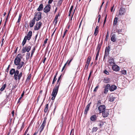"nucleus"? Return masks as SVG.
<instances>
[{
    "label": "nucleus",
    "instance_id": "f257e3e1",
    "mask_svg": "<svg viewBox=\"0 0 135 135\" xmlns=\"http://www.w3.org/2000/svg\"><path fill=\"white\" fill-rule=\"evenodd\" d=\"M22 58V55L21 54H18L16 56L14 60V64L17 66V69H20L23 66L25 63L23 61H21V59Z\"/></svg>",
    "mask_w": 135,
    "mask_h": 135
},
{
    "label": "nucleus",
    "instance_id": "f03ea898",
    "mask_svg": "<svg viewBox=\"0 0 135 135\" xmlns=\"http://www.w3.org/2000/svg\"><path fill=\"white\" fill-rule=\"evenodd\" d=\"M17 69L16 70V72L13 76L14 79L16 81L18 80V81L20 80L22 75V72H21L19 73V71Z\"/></svg>",
    "mask_w": 135,
    "mask_h": 135
},
{
    "label": "nucleus",
    "instance_id": "7ed1b4c3",
    "mask_svg": "<svg viewBox=\"0 0 135 135\" xmlns=\"http://www.w3.org/2000/svg\"><path fill=\"white\" fill-rule=\"evenodd\" d=\"M32 35V32L31 31H30L28 33L27 35L25 36L22 42V44L23 46L26 44L27 40H29L31 38Z\"/></svg>",
    "mask_w": 135,
    "mask_h": 135
},
{
    "label": "nucleus",
    "instance_id": "20e7f679",
    "mask_svg": "<svg viewBox=\"0 0 135 135\" xmlns=\"http://www.w3.org/2000/svg\"><path fill=\"white\" fill-rule=\"evenodd\" d=\"M31 49V46H26L23 47L22 50V53H24L27 52H28Z\"/></svg>",
    "mask_w": 135,
    "mask_h": 135
},
{
    "label": "nucleus",
    "instance_id": "39448f33",
    "mask_svg": "<svg viewBox=\"0 0 135 135\" xmlns=\"http://www.w3.org/2000/svg\"><path fill=\"white\" fill-rule=\"evenodd\" d=\"M41 13L39 12L36 13L33 18L37 21H38L41 19Z\"/></svg>",
    "mask_w": 135,
    "mask_h": 135
},
{
    "label": "nucleus",
    "instance_id": "423d86ee",
    "mask_svg": "<svg viewBox=\"0 0 135 135\" xmlns=\"http://www.w3.org/2000/svg\"><path fill=\"white\" fill-rule=\"evenodd\" d=\"M59 86V85H55V87L54 88L53 91L52 92L51 95H53L54 96H56L57 93Z\"/></svg>",
    "mask_w": 135,
    "mask_h": 135
},
{
    "label": "nucleus",
    "instance_id": "0eeeda50",
    "mask_svg": "<svg viewBox=\"0 0 135 135\" xmlns=\"http://www.w3.org/2000/svg\"><path fill=\"white\" fill-rule=\"evenodd\" d=\"M47 118H45L44 119V120L42 122L41 126L39 128L40 132L41 133L42 131L43 130L45 126L46 123V122Z\"/></svg>",
    "mask_w": 135,
    "mask_h": 135
},
{
    "label": "nucleus",
    "instance_id": "6e6552de",
    "mask_svg": "<svg viewBox=\"0 0 135 135\" xmlns=\"http://www.w3.org/2000/svg\"><path fill=\"white\" fill-rule=\"evenodd\" d=\"M110 47L109 46L106 47L105 50V54L104 56L103 60H104L105 58L107 57L109 54Z\"/></svg>",
    "mask_w": 135,
    "mask_h": 135
},
{
    "label": "nucleus",
    "instance_id": "1a4fd4ad",
    "mask_svg": "<svg viewBox=\"0 0 135 135\" xmlns=\"http://www.w3.org/2000/svg\"><path fill=\"white\" fill-rule=\"evenodd\" d=\"M98 109L100 113H102L106 110V107L104 105H101L98 107Z\"/></svg>",
    "mask_w": 135,
    "mask_h": 135
},
{
    "label": "nucleus",
    "instance_id": "9d476101",
    "mask_svg": "<svg viewBox=\"0 0 135 135\" xmlns=\"http://www.w3.org/2000/svg\"><path fill=\"white\" fill-rule=\"evenodd\" d=\"M42 25V23L41 22H37L34 26V30H37L41 28Z\"/></svg>",
    "mask_w": 135,
    "mask_h": 135
},
{
    "label": "nucleus",
    "instance_id": "9b49d317",
    "mask_svg": "<svg viewBox=\"0 0 135 135\" xmlns=\"http://www.w3.org/2000/svg\"><path fill=\"white\" fill-rule=\"evenodd\" d=\"M51 6L50 4L47 5L45 7L44 9V11L45 13L49 12L50 10Z\"/></svg>",
    "mask_w": 135,
    "mask_h": 135
},
{
    "label": "nucleus",
    "instance_id": "f8f14e48",
    "mask_svg": "<svg viewBox=\"0 0 135 135\" xmlns=\"http://www.w3.org/2000/svg\"><path fill=\"white\" fill-rule=\"evenodd\" d=\"M119 12L118 15H123L126 12V9L125 8L123 7L121 8L119 11Z\"/></svg>",
    "mask_w": 135,
    "mask_h": 135
},
{
    "label": "nucleus",
    "instance_id": "ddd939ff",
    "mask_svg": "<svg viewBox=\"0 0 135 135\" xmlns=\"http://www.w3.org/2000/svg\"><path fill=\"white\" fill-rule=\"evenodd\" d=\"M109 112L108 110H106L102 113L103 116L104 118L107 117L109 114Z\"/></svg>",
    "mask_w": 135,
    "mask_h": 135
},
{
    "label": "nucleus",
    "instance_id": "4468645a",
    "mask_svg": "<svg viewBox=\"0 0 135 135\" xmlns=\"http://www.w3.org/2000/svg\"><path fill=\"white\" fill-rule=\"evenodd\" d=\"M91 102H90V103H88V105H87V106H86L85 108V111L84 112V114L85 115H86L87 113L88 112V111L89 110V108L90 107V105L91 104Z\"/></svg>",
    "mask_w": 135,
    "mask_h": 135
},
{
    "label": "nucleus",
    "instance_id": "2eb2a0df",
    "mask_svg": "<svg viewBox=\"0 0 135 135\" xmlns=\"http://www.w3.org/2000/svg\"><path fill=\"white\" fill-rule=\"evenodd\" d=\"M117 87L114 85H112L109 87V90L111 91H114L117 89Z\"/></svg>",
    "mask_w": 135,
    "mask_h": 135
},
{
    "label": "nucleus",
    "instance_id": "dca6fc26",
    "mask_svg": "<svg viewBox=\"0 0 135 135\" xmlns=\"http://www.w3.org/2000/svg\"><path fill=\"white\" fill-rule=\"evenodd\" d=\"M113 70L115 71H118L119 70V67L116 65H114L112 67Z\"/></svg>",
    "mask_w": 135,
    "mask_h": 135
},
{
    "label": "nucleus",
    "instance_id": "f3484780",
    "mask_svg": "<svg viewBox=\"0 0 135 135\" xmlns=\"http://www.w3.org/2000/svg\"><path fill=\"white\" fill-rule=\"evenodd\" d=\"M110 87V85L109 84H107L105 87L104 91V93L105 94L107 93L108 91V89Z\"/></svg>",
    "mask_w": 135,
    "mask_h": 135
},
{
    "label": "nucleus",
    "instance_id": "a211bd4d",
    "mask_svg": "<svg viewBox=\"0 0 135 135\" xmlns=\"http://www.w3.org/2000/svg\"><path fill=\"white\" fill-rule=\"evenodd\" d=\"M35 20L33 18L32 20L30 21L29 25L30 27H32L33 26L35 23Z\"/></svg>",
    "mask_w": 135,
    "mask_h": 135
},
{
    "label": "nucleus",
    "instance_id": "6ab92c4d",
    "mask_svg": "<svg viewBox=\"0 0 135 135\" xmlns=\"http://www.w3.org/2000/svg\"><path fill=\"white\" fill-rule=\"evenodd\" d=\"M90 119L93 121H95L97 119V117L95 115H93L90 117Z\"/></svg>",
    "mask_w": 135,
    "mask_h": 135
},
{
    "label": "nucleus",
    "instance_id": "aec40b11",
    "mask_svg": "<svg viewBox=\"0 0 135 135\" xmlns=\"http://www.w3.org/2000/svg\"><path fill=\"white\" fill-rule=\"evenodd\" d=\"M16 72V70L15 69L13 68H12L9 71V74L11 75H12L13 74H15Z\"/></svg>",
    "mask_w": 135,
    "mask_h": 135
},
{
    "label": "nucleus",
    "instance_id": "412c9836",
    "mask_svg": "<svg viewBox=\"0 0 135 135\" xmlns=\"http://www.w3.org/2000/svg\"><path fill=\"white\" fill-rule=\"evenodd\" d=\"M108 62L111 65H113L114 64V60L113 58H110L108 61Z\"/></svg>",
    "mask_w": 135,
    "mask_h": 135
},
{
    "label": "nucleus",
    "instance_id": "4be33fe9",
    "mask_svg": "<svg viewBox=\"0 0 135 135\" xmlns=\"http://www.w3.org/2000/svg\"><path fill=\"white\" fill-rule=\"evenodd\" d=\"M48 106L49 104H47L46 105L44 109V112L45 113H48L49 112V110H48Z\"/></svg>",
    "mask_w": 135,
    "mask_h": 135
},
{
    "label": "nucleus",
    "instance_id": "5701e85b",
    "mask_svg": "<svg viewBox=\"0 0 135 135\" xmlns=\"http://www.w3.org/2000/svg\"><path fill=\"white\" fill-rule=\"evenodd\" d=\"M110 40L111 41L113 42H115L116 41V38H115V35L113 34L111 37Z\"/></svg>",
    "mask_w": 135,
    "mask_h": 135
},
{
    "label": "nucleus",
    "instance_id": "b1692460",
    "mask_svg": "<svg viewBox=\"0 0 135 135\" xmlns=\"http://www.w3.org/2000/svg\"><path fill=\"white\" fill-rule=\"evenodd\" d=\"M99 27L97 26L96 27L94 33V35L95 36H96L98 32Z\"/></svg>",
    "mask_w": 135,
    "mask_h": 135
},
{
    "label": "nucleus",
    "instance_id": "393cba45",
    "mask_svg": "<svg viewBox=\"0 0 135 135\" xmlns=\"http://www.w3.org/2000/svg\"><path fill=\"white\" fill-rule=\"evenodd\" d=\"M110 81V79L107 78H105L103 80V82L105 83H109Z\"/></svg>",
    "mask_w": 135,
    "mask_h": 135
},
{
    "label": "nucleus",
    "instance_id": "a878e982",
    "mask_svg": "<svg viewBox=\"0 0 135 135\" xmlns=\"http://www.w3.org/2000/svg\"><path fill=\"white\" fill-rule=\"evenodd\" d=\"M115 98V97L113 95H110L109 96V100L110 102H113Z\"/></svg>",
    "mask_w": 135,
    "mask_h": 135
},
{
    "label": "nucleus",
    "instance_id": "bb28decb",
    "mask_svg": "<svg viewBox=\"0 0 135 135\" xmlns=\"http://www.w3.org/2000/svg\"><path fill=\"white\" fill-rule=\"evenodd\" d=\"M62 75L61 74L60 76L59 77L57 81V83L55 85H59V86L60 84V82L59 81L60 80V79L61 77V76Z\"/></svg>",
    "mask_w": 135,
    "mask_h": 135
},
{
    "label": "nucleus",
    "instance_id": "cd10ccee",
    "mask_svg": "<svg viewBox=\"0 0 135 135\" xmlns=\"http://www.w3.org/2000/svg\"><path fill=\"white\" fill-rule=\"evenodd\" d=\"M43 8V5L42 4H41L39 7L37 9V10L38 11H40L42 10V9Z\"/></svg>",
    "mask_w": 135,
    "mask_h": 135
},
{
    "label": "nucleus",
    "instance_id": "c85d7f7f",
    "mask_svg": "<svg viewBox=\"0 0 135 135\" xmlns=\"http://www.w3.org/2000/svg\"><path fill=\"white\" fill-rule=\"evenodd\" d=\"M104 125V123L101 121H99V123L98 124V125L99 126L100 128H101L102 126Z\"/></svg>",
    "mask_w": 135,
    "mask_h": 135
},
{
    "label": "nucleus",
    "instance_id": "c756f323",
    "mask_svg": "<svg viewBox=\"0 0 135 135\" xmlns=\"http://www.w3.org/2000/svg\"><path fill=\"white\" fill-rule=\"evenodd\" d=\"M91 60V57L90 56H89L88 57L86 62V64H89Z\"/></svg>",
    "mask_w": 135,
    "mask_h": 135
},
{
    "label": "nucleus",
    "instance_id": "7c9ffc66",
    "mask_svg": "<svg viewBox=\"0 0 135 135\" xmlns=\"http://www.w3.org/2000/svg\"><path fill=\"white\" fill-rule=\"evenodd\" d=\"M6 84H4L2 87L1 88L0 90L1 91H3L4 89H5L6 87Z\"/></svg>",
    "mask_w": 135,
    "mask_h": 135
},
{
    "label": "nucleus",
    "instance_id": "2f4dec72",
    "mask_svg": "<svg viewBox=\"0 0 135 135\" xmlns=\"http://www.w3.org/2000/svg\"><path fill=\"white\" fill-rule=\"evenodd\" d=\"M118 20V18L117 17H115L113 22V25L114 26L116 25Z\"/></svg>",
    "mask_w": 135,
    "mask_h": 135
},
{
    "label": "nucleus",
    "instance_id": "473e14b6",
    "mask_svg": "<svg viewBox=\"0 0 135 135\" xmlns=\"http://www.w3.org/2000/svg\"><path fill=\"white\" fill-rule=\"evenodd\" d=\"M22 16V15L21 13H20L19 15V16L18 17V21L17 22V23H19L21 21V17Z\"/></svg>",
    "mask_w": 135,
    "mask_h": 135
},
{
    "label": "nucleus",
    "instance_id": "72a5a7b5",
    "mask_svg": "<svg viewBox=\"0 0 135 135\" xmlns=\"http://www.w3.org/2000/svg\"><path fill=\"white\" fill-rule=\"evenodd\" d=\"M101 45L100 44H98L97 45V51H100V50L101 48Z\"/></svg>",
    "mask_w": 135,
    "mask_h": 135
},
{
    "label": "nucleus",
    "instance_id": "f704fd0d",
    "mask_svg": "<svg viewBox=\"0 0 135 135\" xmlns=\"http://www.w3.org/2000/svg\"><path fill=\"white\" fill-rule=\"evenodd\" d=\"M98 129V128L97 127H94L92 129V132H96Z\"/></svg>",
    "mask_w": 135,
    "mask_h": 135
},
{
    "label": "nucleus",
    "instance_id": "c9c22d12",
    "mask_svg": "<svg viewBox=\"0 0 135 135\" xmlns=\"http://www.w3.org/2000/svg\"><path fill=\"white\" fill-rule=\"evenodd\" d=\"M121 73L123 75H126L127 74V72L125 70H123L121 71Z\"/></svg>",
    "mask_w": 135,
    "mask_h": 135
},
{
    "label": "nucleus",
    "instance_id": "e433bc0d",
    "mask_svg": "<svg viewBox=\"0 0 135 135\" xmlns=\"http://www.w3.org/2000/svg\"><path fill=\"white\" fill-rule=\"evenodd\" d=\"M30 53L28 52L26 54V59L28 60L30 56Z\"/></svg>",
    "mask_w": 135,
    "mask_h": 135
},
{
    "label": "nucleus",
    "instance_id": "4c0bfd02",
    "mask_svg": "<svg viewBox=\"0 0 135 135\" xmlns=\"http://www.w3.org/2000/svg\"><path fill=\"white\" fill-rule=\"evenodd\" d=\"M73 6H72L70 8V10L69 11V16H70V14L71 13V11L73 9Z\"/></svg>",
    "mask_w": 135,
    "mask_h": 135
},
{
    "label": "nucleus",
    "instance_id": "58836bf2",
    "mask_svg": "<svg viewBox=\"0 0 135 135\" xmlns=\"http://www.w3.org/2000/svg\"><path fill=\"white\" fill-rule=\"evenodd\" d=\"M99 85H98L95 87L93 91L94 92H96L97 91L99 87Z\"/></svg>",
    "mask_w": 135,
    "mask_h": 135
},
{
    "label": "nucleus",
    "instance_id": "ea45409f",
    "mask_svg": "<svg viewBox=\"0 0 135 135\" xmlns=\"http://www.w3.org/2000/svg\"><path fill=\"white\" fill-rule=\"evenodd\" d=\"M68 61H67V62H66V63L65 64V65H64V66H63L62 69V70H61V71L62 72L64 70V69L66 66V65L67 64L68 62Z\"/></svg>",
    "mask_w": 135,
    "mask_h": 135
},
{
    "label": "nucleus",
    "instance_id": "a19ab883",
    "mask_svg": "<svg viewBox=\"0 0 135 135\" xmlns=\"http://www.w3.org/2000/svg\"><path fill=\"white\" fill-rule=\"evenodd\" d=\"M29 127H28L27 129H26V131H25V132L24 133L23 135H26L27 133L28 132V129H29Z\"/></svg>",
    "mask_w": 135,
    "mask_h": 135
},
{
    "label": "nucleus",
    "instance_id": "79ce46f5",
    "mask_svg": "<svg viewBox=\"0 0 135 135\" xmlns=\"http://www.w3.org/2000/svg\"><path fill=\"white\" fill-rule=\"evenodd\" d=\"M31 76V74L29 75L28 76L26 80L27 81H29V80L30 79Z\"/></svg>",
    "mask_w": 135,
    "mask_h": 135
},
{
    "label": "nucleus",
    "instance_id": "37998d69",
    "mask_svg": "<svg viewBox=\"0 0 135 135\" xmlns=\"http://www.w3.org/2000/svg\"><path fill=\"white\" fill-rule=\"evenodd\" d=\"M89 65V64H88L86 63V64L85 65V66L84 69H87L88 68Z\"/></svg>",
    "mask_w": 135,
    "mask_h": 135
},
{
    "label": "nucleus",
    "instance_id": "c03bdc74",
    "mask_svg": "<svg viewBox=\"0 0 135 135\" xmlns=\"http://www.w3.org/2000/svg\"><path fill=\"white\" fill-rule=\"evenodd\" d=\"M104 73L105 74L108 75L109 73L108 71L106 70H105L104 71Z\"/></svg>",
    "mask_w": 135,
    "mask_h": 135
},
{
    "label": "nucleus",
    "instance_id": "a18cd8bd",
    "mask_svg": "<svg viewBox=\"0 0 135 135\" xmlns=\"http://www.w3.org/2000/svg\"><path fill=\"white\" fill-rule=\"evenodd\" d=\"M56 80L57 79L56 78H54L52 82V84H54L55 82L56 81Z\"/></svg>",
    "mask_w": 135,
    "mask_h": 135
},
{
    "label": "nucleus",
    "instance_id": "49530a36",
    "mask_svg": "<svg viewBox=\"0 0 135 135\" xmlns=\"http://www.w3.org/2000/svg\"><path fill=\"white\" fill-rule=\"evenodd\" d=\"M73 59V58H71V59H70L69 60H68V62L67 64H68V65H69L70 64V63L71 61Z\"/></svg>",
    "mask_w": 135,
    "mask_h": 135
},
{
    "label": "nucleus",
    "instance_id": "de8ad7c7",
    "mask_svg": "<svg viewBox=\"0 0 135 135\" xmlns=\"http://www.w3.org/2000/svg\"><path fill=\"white\" fill-rule=\"evenodd\" d=\"M24 126H25L24 123H23L22 124V126L21 128L20 131H21L22 129L24 128Z\"/></svg>",
    "mask_w": 135,
    "mask_h": 135
},
{
    "label": "nucleus",
    "instance_id": "09e8293b",
    "mask_svg": "<svg viewBox=\"0 0 135 135\" xmlns=\"http://www.w3.org/2000/svg\"><path fill=\"white\" fill-rule=\"evenodd\" d=\"M10 66V65H9L8 67L7 68V69H6V72L7 73H8V72Z\"/></svg>",
    "mask_w": 135,
    "mask_h": 135
},
{
    "label": "nucleus",
    "instance_id": "8fccbe9b",
    "mask_svg": "<svg viewBox=\"0 0 135 135\" xmlns=\"http://www.w3.org/2000/svg\"><path fill=\"white\" fill-rule=\"evenodd\" d=\"M108 37H109L108 33V32H107V36H106V39H105L106 41L108 39Z\"/></svg>",
    "mask_w": 135,
    "mask_h": 135
},
{
    "label": "nucleus",
    "instance_id": "3c124183",
    "mask_svg": "<svg viewBox=\"0 0 135 135\" xmlns=\"http://www.w3.org/2000/svg\"><path fill=\"white\" fill-rule=\"evenodd\" d=\"M35 47H34L33 49L32 50V51H31V53L33 54L35 51Z\"/></svg>",
    "mask_w": 135,
    "mask_h": 135
},
{
    "label": "nucleus",
    "instance_id": "603ef678",
    "mask_svg": "<svg viewBox=\"0 0 135 135\" xmlns=\"http://www.w3.org/2000/svg\"><path fill=\"white\" fill-rule=\"evenodd\" d=\"M62 0H59V1L58 2V4H59L60 5L62 3Z\"/></svg>",
    "mask_w": 135,
    "mask_h": 135
},
{
    "label": "nucleus",
    "instance_id": "864d4df0",
    "mask_svg": "<svg viewBox=\"0 0 135 135\" xmlns=\"http://www.w3.org/2000/svg\"><path fill=\"white\" fill-rule=\"evenodd\" d=\"M57 19H55L54 21V22L55 23V25H56L57 24Z\"/></svg>",
    "mask_w": 135,
    "mask_h": 135
},
{
    "label": "nucleus",
    "instance_id": "5fc2aeb1",
    "mask_svg": "<svg viewBox=\"0 0 135 135\" xmlns=\"http://www.w3.org/2000/svg\"><path fill=\"white\" fill-rule=\"evenodd\" d=\"M4 40V38H2V44L1 45V46H2L3 44V41Z\"/></svg>",
    "mask_w": 135,
    "mask_h": 135
},
{
    "label": "nucleus",
    "instance_id": "6e6d98bb",
    "mask_svg": "<svg viewBox=\"0 0 135 135\" xmlns=\"http://www.w3.org/2000/svg\"><path fill=\"white\" fill-rule=\"evenodd\" d=\"M51 95L52 96V97L51 98V99L53 100H54L56 96H54L53 95Z\"/></svg>",
    "mask_w": 135,
    "mask_h": 135
},
{
    "label": "nucleus",
    "instance_id": "4d7b16f0",
    "mask_svg": "<svg viewBox=\"0 0 135 135\" xmlns=\"http://www.w3.org/2000/svg\"><path fill=\"white\" fill-rule=\"evenodd\" d=\"M116 32L118 33L120 32H122V30H120L119 29H117Z\"/></svg>",
    "mask_w": 135,
    "mask_h": 135
},
{
    "label": "nucleus",
    "instance_id": "13d9d810",
    "mask_svg": "<svg viewBox=\"0 0 135 135\" xmlns=\"http://www.w3.org/2000/svg\"><path fill=\"white\" fill-rule=\"evenodd\" d=\"M107 15H106V16L105 17V19H104V24L106 22V19H107Z\"/></svg>",
    "mask_w": 135,
    "mask_h": 135
},
{
    "label": "nucleus",
    "instance_id": "bf43d9fd",
    "mask_svg": "<svg viewBox=\"0 0 135 135\" xmlns=\"http://www.w3.org/2000/svg\"><path fill=\"white\" fill-rule=\"evenodd\" d=\"M47 38H46V39L44 41V44H46L47 43V41L48 40Z\"/></svg>",
    "mask_w": 135,
    "mask_h": 135
},
{
    "label": "nucleus",
    "instance_id": "052dcab7",
    "mask_svg": "<svg viewBox=\"0 0 135 135\" xmlns=\"http://www.w3.org/2000/svg\"><path fill=\"white\" fill-rule=\"evenodd\" d=\"M53 0H49L48 1V3L49 4H51Z\"/></svg>",
    "mask_w": 135,
    "mask_h": 135
},
{
    "label": "nucleus",
    "instance_id": "680f3d73",
    "mask_svg": "<svg viewBox=\"0 0 135 135\" xmlns=\"http://www.w3.org/2000/svg\"><path fill=\"white\" fill-rule=\"evenodd\" d=\"M99 51H97V52L96 54V56H99Z\"/></svg>",
    "mask_w": 135,
    "mask_h": 135
},
{
    "label": "nucleus",
    "instance_id": "e2e57ef3",
    "mask_svg": "<svg viewBox=\"0 0 135 135\" xmlns=\"http://www.w3.org/2000/svg\"><path fill=\"white\" fill-rule=\"evenodd\" d=\"M24 91H23V92L21 94V97H22L23 96V95H24Z\"/></svg>",
    "mask_w": 135,
    "mask_h": 135
},
{
    "label": "nucleus",
    "instance_id": "0e129e2a",
    "mask_svg": "<svg viewBox=\"0 0 135 135\" xmlns=\"http://www.w3.org/2000/svg\"><path fill=\"white\" fill-rule=\"evenodd\" d=\"M46 57H45L44 58V60H43V62L44 63H45V60H46Z\"/></svg>",
    "mask_w": 135,
    "mask_h": 135
},
{
    "label": "nucleus",
    "instance_id": "69168bd1",
    "mask_svg": "<svg viewBox=\"0 0 135 135\" xmlns=\"http://www.w3.org/2000/svg\"><path fill=\"white\" fill-rule=\"evenodd\" d=\"M101 101L100 100H99L98 101V103H97V106H98V104H101Z\"/></svg>",
    "mask_w": 135,
    "mask_h": 135
},
{
    "label": "nucleus",
    "instance_id": "338daca9",
    "mask_svg": "<svg viewBox=\"0 0 135 135\" xmlns=\"http://www.w3.org/2000/svg\"><path fill=\"white\" fill-rule=\"evenodd\" d=\"M12 113V116H14V111L13 110V111L12 112V113Z\"/></svg>",
    "mask_w": 135,
    "mask_h": 135
},
{
    "label": "nucleus",
    "instance_id": "774afa93",
    "mask_svg": "<svg viewBox=\"0 0 135 135\" xmlns=\"http://www.w3.org/2000/svg\"><path fill=\"white\" fill-rule=\"evenodd\" d=\"M98 56H96V57H95V61H96L98 60Z\"/></svg>",
    "mask_w": 135,
    "mask_h": 135
}]
</instances>
